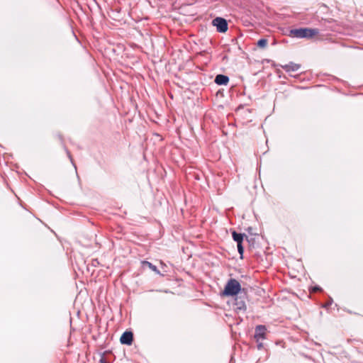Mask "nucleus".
<instances>
[{
  "label": "nucleus",
  "mask_w": 363,
  "mask_h": 363,
  "mask_svg": "<svg viewBox=\"0 0 363 363\" xmlns=\"http://www.w3.org/2000/svg\"><path fill=\"white\" fill-rule=\"evenodd\" d=\"M212 24L216 27V29L220 33H225L228 30V23L225 18L217 17L212 21Z\"/></svg>",
  "instance_id": "obj_4"
},
{
  "label": "nucleus",
  "mask_w": 363,
  "mask_h": 363,
  "mask_svg": "<svg viewBox=\"0 0 363 363\" xmlns=\"http://www.w3.org/2000/svg\"><path fill=\"white\" fill-rule=\"evenodd\" d=\"M235 305L237 306V309H246V305L243 301H239L238 298L235 300Z\"/></svg>",
  "instance_id": "obj_11"
},
{
  "label": "nucleus",
  "mask_w": 363,
  "mask_h": 363,
  "mask_svg": "<svg viewBox=\"0 0 363 363\" xmlns=\"http://www.w3.org/2000/svg\"><path fill=\"white\" fill-rule=\"evenodd\" d=\"M120 341L121 344L130 345L133 341V334L130 331L124 332L121 336Z\"/></svg>",
  "instance_id": "obj_5"
},
{
  "label": "nucleus",
  "mask_w": 363,
  "mask_h": 363,
  "mask_svg": "<svg viewBox=\"0 0 363 363\" xmlns=\"http://www.w3.org/2000/svg\"><path fill=\"white\" fill-rule=\"evenodd\" d=\"M313 290L314 291H318V290H319V289L318 287H315Z\"/></svg>",
  "instance_id": "obj_14"
},
{
  "label": "nucleus",
  "mask_w": 363,
  "mask_h": 363,
  "mask_svg": "<svg viewBox=\"0 0 363 363\" xmlns=\"http://www.w3.org/2000/svg\"><path fill=\"white\" fill-rule=\"evenodd\" d=\"M268 45V40L266 38H262L257 43V48L258 49H264Z\"/></svg>",
  "instance_id": "obj_8"
},
{
  "label": "nucleus",
  "mask_w": 363,
  "mask_h": 363,
  "mask_svg": "<svg viewBox=\"0 0 363 363\" xmlns=\"http://www.w3.org/2000/svg\"><path fill=\"white\" fill-rule=\"evenodd\" d=\"M233 240L237 242L238 244L242 243L243 240V235L240 233H238L235 231H233L232 233Z\"/></svg>",
  "instance_id": "obj_9"
},
{
  "label": "nucleus",
  "mask_w": 363,
  "mask_h": 363,
  "mask_svg": "<svg viewBox=\"0 0 363 363\" xmlns=\"http://www.w3.org/2000/svg\"><path fill=\"white\" fill-rule=\"evenodd\" d=\"M241 290L240 284L235 279H230L226 284L223 291L221 292L222 296H233L238 295Z\"/></svg>",
  "instance_id": "obj_2"
},
{
  "label": "nucleus",
  "mask_w": 363,
  "mask_h": 363,
  "mask_svg": "<svg viewBox=\"0 0 363 363\" xmlns=\"http://www.w3.org/2000/svg\"><path fill=\"white\" fill-rule=\"evenodd\" d=\"M99 363H108V362L104 357H101L99 360Z\"/></svg>",
  "instance_id": "obj_13"
},
{
  "label": "nucleus",
  "mask_w": 363,
  "mask_h": 363,
  "mask_svg": "<svg viewBox=\"0 0 363 363\" xmlns=\"http://www.w3.org/2000/svg\"><path fill=\"white\" fill-rule=\"evenodd\" d=\"M238 252L240 254V255H242L244 249L242 245V243L238 244Z\"/></svg>",
  "instance_id": "obj_12"
},
{
  "label": "nucleus",
  "mask_w": 363,
  "mask_h": 363,
  "mask_svg": "<svg viewBox=\"0 0 363 363\" xmlns=\"http://www.w3.org/2000/svg\"><path fill=\"white\" fill-rule=\"evenodd\" d=\"M282 68L287 72H297L301 68V65L291 62L283 65Z\"/></svg>",
  "instance_id": "obj_6"
},
{
  "label": "nucleus",
  "mask_w": 363,
  "mask_h": 363,
  "mask_svg": "<svg viewBox=\"0 0 363 363\" xmlns=\"http://www.w3.org/2000/svg\"><path fill=\"white\" fill-rule=\"evenodd\" d=\"M142 263L143 265H147L151 270L155 272L156 273H160V271L157 269V267L153 265L152 263L147 261H143Z\"/></svg>",
  "instance_id": "obj_10"
},
{
  "label": "nucleus",
  "mask_w": 363,
  "mask_h": 363,
  "mask_svg": "<svg viewBox=\"0 0 363 363\" xmlns=\"http://www.w3.org/2000/svg\"><path fill=\"white\" fill-rule=\"evenodd\" d=\"M319 33V30L317 28H303L298 29H293L290 31V35L292 37L298 38H312Z\"/></svg>",
  "instance_id": "obj_1"
},
{
  "label": "nucleus",
  "mask_w": 363,
  "mask_h": 363,
  "mask_svg": "<svg viewBox=\"0 0 363 363\" xmlns=\"http://www.w3.org/2000/svg\"><path fill=\"white\" fill-rule=\"evenodd\" d=\"M228 82V77L223 74H218L215 79V82L218 85H226Z\"/></svg>",
  "instance_id": "obj_7"
},
{
  "label": "nucleus",
  "mask_w": 363,
  "mask_h": 363,
  "mask_svg": "<svg viewBox=\"0 0 363 363\" xmlns=\"http://www.w3.org/2000/svg\"><path fill=\"white\" fill-rule=\"evenodd\" d=\"M267 328L264 325H257L255 328L254 338L259 350L263 347V340L267 338Z\"/></svg>",
  "instance_id": "obj_3"
}]
</instances>
